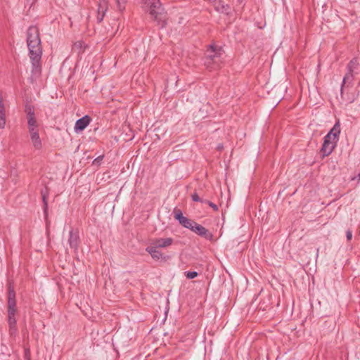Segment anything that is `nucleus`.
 <instances>
[{
  "label": "nucleus",
  "mask_w": 360,
  "mask_h": 360,
  "mask_svg": "<svg viewBox=\"0 0 360 360\" xmlns=\"http://www.w3.org/2000/svg\"><path fill=\"white\" fill-rule=\"evenodd\" d=\"M207 202L208 203V205H209L212 208H213V210H215V211L218 210V207H217L215 204H214L213 202H210V201H207Z\"/></svg>",
  "instance_id": "23"
},
{
  "label": "nucleus",
  "mask_w": 360,
  "mask_h": 360,
  "mask_svg": "<svg viewBox=\"0 0 360 360\" xmlns=\"http://www.w3.org/2000/svg\"><path fill=\"white\" fill-rule=\"evenodd\" d=\"M15 294L13 290L9 289L8 297V324L10 327L11 333H15V312H16V302Z\"/></svg>",
  "instance_id": "5"
},
{
  "label": "nucleus",
  "mask_w": 360,
  "mask_h": 360,
  "mask_svg": "<svg viewBox=\"0 0 360 360\" xmlns=\"http://www.w3.org/2000/svg\"><path fill=\"white\" fill-rule=\"evenodd\" d=\"M29 134L33 148L37 150H41L42 148V142L39 137V129H32V131H29Z\"/></svg>",
  "instance_id": "9"
},
{
  "label": "nucleus",
  "mask_w": 360,
  "mask_h": 360,
  "mask_svg": "<svg viewBox=\"0 0 360 360\" xmlns=\"http://www.w3.org/2000/svg\"><path fill=\"white\" fill-rule=\"evenodd\" d=\"M91 119L88 115H85L77 120L75 125L76 132L83 131L90 123Z\"/></svg>",
  "instance_id": "11"
},
{
  "label": "nucleus",
  "mask_w": 360,
  "mask_h": 360,
  "mask_svg": "<svg viewBox=\"0 0 360 360\" xmlns=\"http://www.w3.org/2000/svg\"><path fill=\"white\" fill-rule=\"evenodd\" d=\"M27 127L28 131L39 129V126L35 118V116H31L27 117Z\"/></svg>",
  "instance_id": "17"
},
{
  "label": "nucleus",
  "mask_w": 360,
  "mask_h": 360,
  "mask_svg": "<svg viewBox=\"0 0 360 360\" xmlns=\"http://www.w3.org/2000/svg\"><path fill=\"white\" fill-rule=\"evenodd\" d=\"M218 148H219V149H221V148H222V146H218Z\"/></svg>",
  "instance_id": "26"
},
{
  "label": "nucleus",
  "mask_w": 360,
  "mask_h": 360,
  "mask_svg": "<svg viewBox=\"0 0 360 360\" xmlns=\"http://www.w3.org/2000/svg\"><path fill=\"white\" fill-rule=\"evenodd\" d=\"M359 62L357 59L354 58L352 59L347 65V73L345 75L343 78L342 85L343 86L347 82H352L353 80L354 74L356 73L357 70L359 69Z\"/></svg>",
  "instance_id": "7"
},
{
  "label": "nucleus",
  "mask_w": 360,
  "mask_h": 360,
  "mask_svg": "<svg viewBox=\"0 0 360 360\" xmlns=\"http://www.w3.org/2000/svg\"><path fill=\"white\" fill-rule=\"evenodd\" d=\"M27 40L41 41L39 37V29L35 26H31L28 28L27 32Z\"/></svg>",
  "instance_id": "12"
},
{
  "label": "nucleus",
  "mask_w": 360,
  "mask_h": 360,
  "mask_svg": "<svg viewBox=\"0 0 360 360\" xmlns=\"http://www.w3.org/2000/svg\"><path fill=\"white\" fill-rule=\"evenodd\" d=\"M212 5L214 6L215 10L218 12L222 13H229V11L230 10L229 6L228 4H221V7H219L217 4H221V0H209Z\"/></svg>",
  "instance_id": "16"
},
{
  "label": "nucleus",
  "mask_w": 360,
  "mask_h": 360,
  "mask_svg": "<svg viewBox=\"0 0 360 360\" xmlns=\"http://www.w3.org/2000/svg\"><path fill=\"white\" fill-rule=\"evenodd\" d=\"M191 231L195 233L196 234L202 237H204L207 240H212L213 239L212 233H210L207 229L197 224L196 222L195 223V225L193 226V228Z\"/></svg>",
  "instance_id": "10"
},
{
  "label": "nucleus",
  "mask_w": 360,
  "mask_h": 360,
  "mask_svg": "<svg viewBox=\"0 0 360 360\" xmlns=\"http://www.w3.org/2000/svg\"><path fill=\"white\" fill-rule=\"evenodd\" d=\"M174 218L179 221L184 227L192 230L195 221L184 217L181 211L175 212Z\"/></svg>",
  "instance_id": "8"
},
{
  "label": "nucleus",
  "mask_w": 360,
  "mask_h": 360,
  "mask_svg": "<svg viewBox=\"0 0 360 360\" xmlns=\"http://www.w3.org/2000/svg\"><path fill=\"white\" fill-rule=\"evenodd\" d=\"M185 274L186 278L188 279L194 278L198 276V273L196 271H186Z\"/></svg>",
  "instance_id": "19"
},
{
  "label": "nucleus",
  "mask_w": 360,
  "mask_h": 360,
  "mask_svg": "<svg viewBox=\"0 0 360 360\" xmlns=\"http://www.w3.org/2000/svg\"><path fill=\"white\" fill-rule=\"evenodd\" d=\"M29 49V56L32 64V76L38 77L41 74V58L42 54V48L41 41L27 40Z\"/></svg>",
  "instance_id": "3"
},
{
  "label": "nucleus",
  "mask_w": 360,
  "mask_h": 360,
  "mask_svg": "<svg viewBox=\"0 0 360 360\" xmlns=\"http://www.w3.org/2000/svg\"><path fill=\"white\" fill-rule=\"evenodd\" d=\"M174 240L171 237L154 238L149 240L146 251L154 260H166V256L160 251V249H166L171 247Z\"/></svg>",
  "instance_id": "1"
},
{
  "label": "nucleus",
  "mask_w": 360,
  "mask_h": 360,
  "mask_svg": "<svg viewBox=\"0 0 360 360\" xmlns=\"http://www.w3.org/2000/svg\"><path fill=\"white\" fill-rule=\"evenodd\" d=\"M347 239L350 240L352 238V233L350 230H348L346 233Z\"/></svg>",
  "instance_id": "24"
},
{
  "label": "nucleus",
  "mask_w": 360,
  "mask_h": 360,
  "mask_svg": "<svg viewBox=\"0 0 360 360\" xmlns=\"http://www.w3.org/2000/svg\"><path fill=\"white\" fill-rule=\"evenodd\" d=\"M6 126V110L3 102V97L0 93V129H4Z\"/></svg>",
  "instance_id": "15"
},
{
  "label": "nucleus",
  "mask_w": 360,
  "mask_h": 360,
  "mask_svg": "<svg viewBox=\"0 0 360 360\" xmlns=\"http://www.w3.org/2000/svg\"><path fill=\"white\" fill-rule=\"evenodd\" d=\"M68 243L70 247L75 251H77L79 244V236L77 233L73 231H70Z\"/></svg>",
  "instance_id": "14"
},
{
  "label": "nucleus",
  "mask_w": 360,
  "mask_h": 360,
  "mask_svg": "<svg viewBox=\"0 0 360 360\" xmlns=\"http://www.w3.org/2000/svg\"><path fill=\"white\" fill-rule=\"evenodd\" d=\"M192 199L193 201H196V202L201 201L200 198H199L198 194L195 193L192 195Z\"/></svg>",
  "instance_id": "22"
},
{
  "label": "nucleus",
  "mask_w": 360,
  "mask_h": 360,
  "mask_svg": "<svg viewBox=\"0 0 360 360\" xmlns=\"http://www.w3.org/2000/svg\"><path fill=\"white\" fill-rule=\"evenodd\" d=\"M41 195H42V200L44 202V213L46 214L47 208H48V202H47V196L48 193L46 191H41Z\"/></svg>",
  "instance_id": "18"
},
{
  "label": "nucleus",
  "mask_w": 360,
  "mask_h": 360,
  "mask_svg": "<svg viewBox=\"0 0 360 360\" xmlns=\"http://www.w3.org/2000/svg\"><path fill=\"white\" fill-rule=\"evenodd\" d=\"M340 134V122H337L330 131L325 136L321 147L323 156L329 155L335 149Z\"/></svg>",
  "instance_id": "4"
},
{
  "label": "nucleus",
  "mask_w": 360,
  "mask_h": 360,
  "mask_svg": "<svg viewBox=\"0 0 360 360\" xmlns=\"http://www.w3.org/2000/svg\"><path fill=\"white\" fill-rule=\"evenodd\" d=\"M221 4H224L222 1H221V4H217V5L219 6V7H221Z\"/></svg>",
  "instance_id": "25"
},
{
  "label": "nucleus",
  "mask_w": 360,
  "mask_h": 360,
  "mask_svg": "<svg viewBox=\"0 0 360 360\" xmlns=\"http://www.w3.org/2000/svg\"><path fill=\"white\" fill-rule=\"evenodd\" d=\"M108 9V3L106 0H100L98 5V22H101Z\"/></svg>",
  "instance_id": "13"
},
{
  "label": "nucleus",
  "mask_w": 360,
  "mask_h": 360,
  "mask_svg": "<svg viewBox=\"0 0 360 360\" xmlns=\"http://www.w3.org/2000/svg\"><path fill=\"white\" fill-rule=\"evenodd\" d=\"M141 7L160 27L165 25L166 15L160 0H141Z\"/></svg>",
  "instance_id": "2"
},
{
  "label": "nucleus",
  "mask_w": 360,
  "mask_h": 360,
  "mask_svg": "<svg viewBox=\"0 0 360 360\" xmlns=\"http://www.w3.org/2000/svg\"><path fill=\"white\" fill-rule=\"evenodd\" d=\"M210 49L212 53L207 56L205 65L207 68L212 70L219 67V64L221 62V53L220 51H216L212 46H210Z\"/></svg>",
  "instance_id": "6"
},
{
  "label": "nucleus",
  "mask_w": 360,
  "mask_h": 360,
  "mask_svg": "<svg viewBox=\"0 0 360 360\" xmlns=\"http://www.w3.org/2000/svg\"><path fill=\"white\" fill-rule=\"evenodd\" d=\"M116 1H117V7H118L119 10H120V11L123 10L124 7L122 4H123L124 3V0H116Z\"/></svg>",
  "instance_id": "21"
},
{
  "label": "nucleus",
  "mask_w": 360,
  "mask_h": 360,
  "mask_svg": "<svg viewBox=\"0 0 360 360\" xmlns=\"http://www.w3.org/2000/svg\"><path fill=\"white\" fill-rule=\"evenodd\" d=\"M25 112L27 117L34 116V109L31 106H26Z\"/></svg>",
  "instance_id": "20"
}]
</instances>
